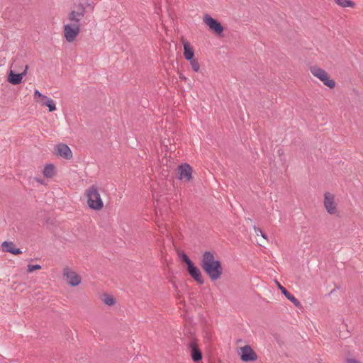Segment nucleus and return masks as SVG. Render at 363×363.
Segmentation results:
<instances>
[{
	"instance_id": "nucleus-1",
	"label": "nucleus",
	"mask_w": 363,
	"mask_h": 363,
	"mask_svg": "<svg viewBox=\"0 0 363 363\" xmlns=\"http://www.w3.org/2000/svg\"><path fill=\"white\" fill-rule=\"evenodd\" d=\"M200 265L211 281H216L220 278L223 274L221 262L216 259L213 252L206 251L203 252Z\"/></svg>"
},
{
	"instance_id": "nucleus-2",
	"label": "nucleus",
	"mask_w": 363,
	"mask_h": 363,
	"mask_svg": "<svg viewBox=\"0 0 363 363\" xmlns=\"http://www.w3.org/2000/svg\"><path fill=\"white\" fill-rule=\"evenodd\" d=\"M88 206L94 210L99 211L104 207V202L99 193V188L96 185L90 186L85 191Z\"/></svg>"
},
{
	"instance_id": "nucleus-3",
	"label": "nucleus",
	"mask_w": 363,
	"mask_h": 363,
	"mask_svg": "<svg viewBox=\"0 0 363 363\" xmlns=\"http://www.w3.org/2000/svg\"><path fill=\"white\" fill-rule=\"evenodd\" d=\"M86 8L83 4H74L72 9L67 15V19L70 24L81 27L84 17Z\"/></svg>"
},
{
	"instance_id": "nucleus-4",
	"label": "nucleus",
	"mask_w": 363,
	"mask_h": 363,
	"mask_svg": "<svg viewBox=\"0 0 363 363\" xmlns=\"http://www.w3.org/2000/svg\"><path fill=\"white\" fill-rule=\"evenodd\" d=\"M203 22L213 33L216 35H220L223 33V26L218 20L213 18L210 14L205 13L203 15Z\"/></svg>"
},
{
	"instance_id": "nucleus-5",
	"label": "nucleus",
	"mask_w": 363,
	"mask_h": 363,
	"mask_svg": "<svg viewBox=\"0 0 363 363\" xmlns=\"http://www.w3.org/2000/svg\"><path fill=\"white\" fill-rule=\"evenodd\" d=\"M311 72L313 76L321 80L325 86L330 88L335 87V81L329 78L328 74L324 69L318 67H311Z\"/></svg>"
},
{
	"instance_id": "nucleus-6",
	"label": "nucleus",
	"mask_w": 363,
	"mask_h": 363,
	"mask_svg": "<svg viewBox=\"0 0 363 363\" xmlns=\"http://www.w3.org/2000/svg\"><path fill=\"white\" fill-rule=\"evenodd\" d=\"M33 96L37 103L41 106H48L49 111L52 112L56 110L55 101L51 98L42 94L38 90H35Z\"/></svg>"
},
{
	"instance_id": "nucleus-7",
	"label": "nucleus",
	"mask_w": 363,
	"mask_h": 363,
	"mask_svg": "<svg viewBox=\"0 0 363 363\" xmlns=\"http://www.w3.org/2000/svg\"><path fill=\"white\" fill-rule=\"evenodd\" d=\"M240 359L244 362H255L257 359V355L250 345L240 347L238 352Z\"/></svg>"
},
{
	"instance_id": "nucleus-8",
	"label": "nucleus",
	"mask_w": 363,
	"mask_h": 363,
	"mask_svg": "<svg viewBox=\"0 0 363 363\" xmlns=\"http://www.w3.org/2000/svg\"><path fill=\"white\" fill-rule=\"evenodd\" d=\"M81 31V27L72 25L66 24L64 26V35L67 42H72L78 36Z\"/></svg>"
},
{
	"instance_id": "nucleus-9",
	"label": "nucleus",
	"mask_w": 363,
	"mask_h": 363,
	"mask_svg": "<svg viewBox=\"0 0 363 363\" xmlns=\"http://www.w3.org/2000/svg\"><path fill=\"white\" fill-rule=\"evenodd\" d=\"M63 276L67 283L72 286H78L81 283V277L68 267L63 269Z\"/></svg>"
},
{
	"instance_id": "nucleus-10",
	"label": "nucleus",
	"mask_w": 363,
	"mask_h": 363,
	"mask_svg": "<svg viewBox=\"0 0 363 363\" xmlns=\"http://www.w3.org/2000/svg\"><path fill=\"white\" fill-rule=\"evenodd\" d=\"M324 206L329 214L333 215L337 213L335 196L333 194L326 192L324 194Z\"/></svg>"
},
{
	"instance_id": "nucleus-11",
	"label": "nucleus",
	"mask_w": 363,
	"mask_h": 363,
	"mask_svg": "<svg viewBox=\"0 0 363 363\" xmlns=\"http://www.w3.org/2000/svg\"><path fill=\"white\" fill-rule=\"evenodd\" d=\"M55 153L65 160L72 158V152L69 147L64 143L58 144L55 147Z\"/></svg>"
},
{
	"instance_id": "nucleus-12",
	"label": "nucleus",
	"mask_w": 363,
	"mask_h": 363,
	"mask_svg": "<svg viewBox=\"0 0 363 363\" xmlns=\"http://www.w3.org/2000/svg\"><path fill=\"white\" fill-rule=\"evenodd\" d=\"M179 179L189 182L191 179L192 168L189 164H183L179 167Z\"/></svg>"
},
{
	"instance_id": "nucleus-13",
	"label": "nucleus",
	"mask_w": 363,
	"mask_h": 363,
	"mask_svg": "<svg viewBox=\"0 0 363 363\" xmlns=\"http://www.w3.org/2000/svg\"><path fill=\"white\" fill-rule=\"evenodd\" d=\"M187 271L191 277L199 284H203L204 283V279L201 275L200 269L195 266L194 263L187 266Z\"/></svg>"
},
{
	"instance_id": "nucleus-14",
	"label": "nucleus",
	"mask_w": 363,
	"mask_h": 363,
	"mask_svg": "<svg viewBox=\"0 0 363 363\" xmlns=\"http://www.w3.org/2000/svg\"><path fill=\"white\" fill-rule=\"evenodd\" d=\"M1 246L3 248V251L4 252H10L15 255L22 253V251L19 248L16 247L14 243L12 242L4 241L1 244Z\"/></svg>"
},
{
	"instance_id": "nucleus-15",
	"label": "nucleus",
	"mask_w": 363,
	"mask_h": 363,
	"mask_svg": "<svg viewBox=\"0 0 363 363\" xmlns=\"http://www.w3.org/2000/svg\"><path fill=\"white\" fill-rule=\"evenodd\" d=\"M184 56L187 61L194 59V50L187 40H183Z\"/></svg>"
},
{
	"instance_id": "nucleus-16",
	"label": "nucleus",
	"mask_w": 363,
	"mask_h": 363,
	"mask_svg": "<svg viewBox=\"0 0 363 363\" xmlns=\"http://www.w3.org/2000/svg\"><path fill=\"white\" fill-rule=\"evenodd\" d=\"M278 287L281 290V293L284 295V296L291 301L296 307L300 308L301 307V302L295 298L294 296L291 294L286 288L282 286L280 284L278 283Z\"/></svg>"
},
{
	"instance_id": "nucleus-17",
	"label": "nucleus",
	"mask_w": 363,
	"mask_h": 363,
	"mask_svg": "<svg viewBox=\"0 0 363 363\" xmlns=\"http://www.w3.org/2000/svg\"><path fill=\"white\" fill-rule=\"evenodd\" d=\"M28 69V66H26V69ZM26 70L21 74H16L13 72L11 71L8 80L10 83L14 85H17L20 84L22 81L23 76L26 74Z\"/></svg>"
},
{
	"instance_id": "nucleus-18",
	"label": "nucleus",
	"mask_w": 363,
	"mask_h": 363,
	"mask_svg": "<svg viewBox=\"0 0 363 363\" xmlns=\"http://www.w3.org/2000/svg\"><path fill=\"white\" fill-rule=\"evenodd\" d=\"M55 168L52 164H46L43 171V175L47 178H51L54 175Z\"/></svg>"
},
{
	"instance_id": "nucleus-19",
	"label": "nucleus",
	"mask_w": 363,
	"mask_h": 363,
	"mask_svg": "<svg viewBox=\"0 0 363 363\" xmlns=\"http://www.w3.org/2000/svg\"><path fill=\"white\" fill-rule=\"evenodd\" d=\"M191 357L194 362H198L202 359V353L196 346H192Z\"/></svg>"
},
{
	"instance_id": "nucleus-20",
	"label": "nucleus",
	"mask_w": 363,
	"mask_h": 363,
	"mask_svg": "<svg viewBox=\"0 0 363 363\" xmlns=\"http://www.w3.org/2000/svg\"><path fill=\"white\" fill-rule=\"evenodd\" d=\"M335 2L342 8L346 7H353L354 6V3L351 0H334Z\"/></svg>"
},
{
	"instance_id": "nucleus-21",
	"label": "nucleus",
	"mask_w": 363,
	"mask_h": 363,
	"mask_svg": "<svg viewBox=\"0 0 363 363\" xmlns=\"http://www.w3.org/2000/svg\"><path fill=\"white\" fill-rule=\"evenodd\" d=\"M102 301L104 303V304L109 306H113L116 303L114 298L112 296L108 294H105L103 296Z\"/></svg>"
},
{
	"instance_id": "nucleus-22",
	"label": "nucleus",
	"mask_w": 363,
	"mask_h": 363,
	"mask_svg": "<svg viewBox=\"0 0 363 363\" xmlns=\"http://www.w3.org/2000/svg\"><path fill=\"white\" fill-rule=\"evenodd\" d=\"M189 62L192 67V69L195 72H198L200 69V65H199L198 60L196 59H193V60H189Z\"/></svg>"
},
{
	"instance_id": "nucleus-23",
	"label": "nucleus",
	"mask_w": 363,
	"mask_h": 363,
	"mask_svg": "<svg viewBox=\"0 0 363 363\" xmlns=\"http://www.w3.org/2000/svg\"><path fill=\"white\" fill-rule=\"evenodd\" d=\"M42 267L40 264H28L27 271L28 272L31 273L33 271L40 269Z\"/></svg>"
},
{
	"instance_id": "nucleus-24",
	"label": "nucleus",
	"mask_w": 363,
	"mask_h": 363,
	"mask_svg": "<svg viewBox=\"0 0 363 363\" xmlns=\"http://www.w3.org/2000/svg\"><path fill=\"white\" fill-rule=\"evenodd\" d=\"M180 257L182 261L186 263V266H189L190 264L193 263V262L189 259L186 254L182 253Z\"/></svg>"
},
{
	"instance_id": "nucleus-25",
	"label": "nucleus",
	"mask_w": 363,
	"mask_h": 363,
	"mask_svg": "<svg viewBox=\"0 0 363 363\" xmlns=\"http://www.w3.org/2000/svg\"><path fill=\"white\" fill-rule=\"evenodd\" d=\"M158 228H159L161 233L163 235H164L165 233L167 232L166 224H163V223L158 224Z\"/></svg>"
},
{
	"instance_id": "nucleus-26",
	"label": "nucleus",
	"mask_w": 363,
	"mask_h": 363,
	"mask_svg": "<svg viewBox=\"0 0 363 363\" xmlns=\"http://www.w3.org/2000/svg\"><path fill=\"white\" fill-rule=\"evenodd\" d=\"M254 229H255V233L257 235H260L262 238L266 239V238H267L266 235L264 233H263L262 231L259 228H257L256 226H255Z\"/></svg>"
},
{
	"instance_id": "nucleus-27",
	"label": "nucleus",
	"mask_w": 363,
	"mask_h": 363,
	"mask_svg": "<svg viewBox=\"0 0 363 363\" xmlns=\"http://www.w3.org/2000/svg\"><path fill=\"white\" fill-rule=\"evenodd\" d=\"M347 363H361L359 361H358L355 359H347Z\"/></svg>"
},
{
	"instance_id": "nucleus-28",
	"label": "nucleus",
	"mask_w": 363,
	"mask_h": 363,
	"mask_svg": "<svg viewBox=\"0 0 363 363\" xmlns=\"http://www.w3.org/2000/svg\"><path fill=\"white\" fill-rule=\"evenodd\" d=\"M37 182H38L39 184H44L45 182H44V180L42 179H39V178H35L34 179Z\"/></svg>"
},
{
	"instance_id": "nucleus-29",
	"label": "nucleus",
	"mask_w": 363,
	"mask_h": 363,
	"mask_svg": "<svg viewBox=\"0 0 363 363\" xmlns=\"http://www.w3.org/2000/svg\"><path fill=\"white\" fill-rule=\"evenodd\" d=\"M179 78H180L181 79H182V80H186V77L184 75H183L182 74H181L179 75Z\"/></svg>"
}]
</instances>
